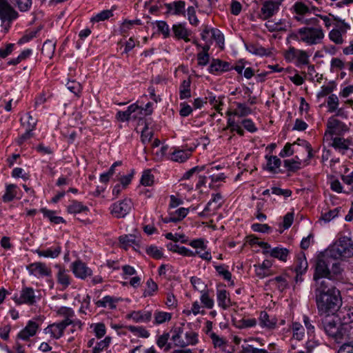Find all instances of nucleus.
Masks as SVG:
<instances>
[{
  "label": "nucleus",
  "mask_w": 353,
  "mask_h": 353,
  "mask_svg": "<svg viewBox=\"0 0 353 353\" xmlns=\"http://www.w3.org/2000/svg\"><path fill=\"white\" fill-rule=\"evenodd\" d=\"M315 301L320 315L330 316L342 305L340 291L330 281L318 282L314 289Z\"/></svg>",
  "instance_id": "obj_1"
},
{
  "label": "nucleus",
  "mask_w": 353,
  "mask_h": 353,
  "mask_svg": "<svg viewBox=\"0 0 353 353\" xmlns=\"http://www.w3.org/2000/svg\"><path fill=\"white\" fill-rule=\"evenodd\" d=\"M318 8L309 0L297 1L290 8L294 19L301 24L306 26L318 25V18L310 17L312 11Z\"/></svg>",
  "instance_id": "obj_2"
},
{
  "label": "nucleus",
  "mask_w": 353,
  "mask_h": 353,
  "mask_svg": "<svg viewBox=\"0 0 353 353\" xmlns=\"http://www.w3.org/2000/svg\"><path fill=\"white\" fill-rule=\"evenodd\" d=\"M323 327L325 333L333 338L338 343L348 337L350 326L346 323H342L336 317H326L323 320Z\"/></svg>",
  "instance_id": "obj_3"
},
{
  "label": "nucleus",
  "mask_w": 353,
  "mask_h": 353,
  "mask_svg": "<svg viewBox=\"0 0 353 353\" xmlns=\"http://www.w3.org/2000/svg\"><path fill=\"white\" fill-rule=\"evenodd\" d=\"M325 37L323 30L321 26H306L297 30L296 37L297 40L307 46L320 44Z\"/></svg>",
  "instance_id": "obj_4"
},
{
  "label": "nucleus",
  "mask_w": 353,
  "mask_h": 353,
  "mask_svg": "<svg viewBox=\"0 0 353 353\" xmlns=\"http://www.w3.org/2000/svg\"><path fill=\"white\" fill-rule=\"evenodd\" d=\"M328 254L333 259H345L353 256V239L343 236L328 248Z\"/></svg>",
  "instance_id": "obj_5"
},
{
  "label": "nucleus",
  "mask_w": 353,
  "mask_h": 353,
  "mask_svg": "<svg viewBox=\"0 0 353 353\" xmlns=\"http://www.w3.org/2000/svg\"><path fill=\"white\" fill-rule=\"evenodd\" d=\"M201 39L204 42H200V48L210 50L213 41H215L220 48L224 47V37L221 32L208 25H203L201 33Z\"/></svg>",
  "instance_id": "obj_6"
},
{
  "label": "nucleus",
  "mask_w": 353,
  "mask_h": 353,
  "mask_svg": "<svg viewBox=\"0 0 353 353\" xmlns=\"http://www.w3.org/2000/svg\"><path fill=\"white\" fill-rule=\"evenodd\" d=\"M284 57L288 62H294L297 67L307 65L310 63V55L305 50L290 48L284 53Z\"/></svg>",
  "instance_id": "obj_7"
},
{
  "label": "nucleus",
  "mask_w": 353,
  "mask_h": 353,
  "mask_svg": "<svg viewBox=\"0 0 353 353\" xmlns=\"http://www.w3.org/2000/svg\"><path fill=\"white\" fill-rule=\"evenodd\" d=\"M132 200L129 198H125L122 200L113 203L110 207V210L111 214L117 218H124L132 210Z\"/></svg>",
  "instance_id": "obj_8"
},
{
  "label": "nucleus",
  "mask_w": 353,
  "mask_h": 353,
  "mask_svg": "<svg viewBox=\"0 0 353 353\" xmlns=\"http://www.w3.org/2000/svg\"><path fill=\"white\" fill-rule=\"evenodd\" d=\"M39 298L35 294L34 290L31 287L24 286L20 291V294H15L13 300L17 305L26 304L28 305H34Z\"/></svg>",
  "instance_id": "obj_9"
},
{
  "label": "nucleus",
  "mask_w": 353,
  "mask_h": 353,
  "mask_svg": "<svg viewBox=\"0 0 353 353\" xmlns=\"http://www.w3.org/2000/svg\"><path fill=\"white\" fill-rule=\"evenodd\" d=\"M347 130V126L342 121L330 117L327 122V130L324 134V139L327 141L332 139L334 135H341Z\"/></svg>",
  "instance_id": "obj_10"
},
{
  "label": "nucleus",
  "mask_w": 353,
  "mask_h": 353,
  "mask_svg": "<svg viewBox=\"0 0 353 353\" xmlns=\"http://www.w3.org/2000/svg\"><path fill=\"white\" fill-rule=\"evenodd\" d=\"M313 18H318V26H319V20H322L325 28L329 29L331 26H334L336 28H339L344 32H346L350 29V26L345 22L344 20L341 19L339 17H334L332 14H317Z\"/></svg>",
  "instance_id": "obj_11"
},
{
  "label": "nucleus",
  "mask_w": 353,
  "mask_h": 353,
  "mask_svg": "<svg viewBox=\"0 0 353 353\" xmlns=\"http://www.w3.org/2000/svg\"><path fill=\"white\" fill-rule=\"evenodd\" d=\"M18 12L7 0H0V19L8 25L19 17Z\"/></svg>",
  "instance_id": "obj_12"
},
{
  "label": "nucleus",
  "mask_w": 353,
  "mask_h": 353,
  "mask_svg": "<svg viewBox=\"0 0 353 353\" xmlns=\"http://www.w3.org/2000/svg\"><path fill=\"white\" fill-rule=\"evenodd\" d=\"M313 278L315 281V285H317L318 282L328 281L325 279H332L328 264L323 259H317Z\"/></svg>",
  "instance_id": "obj_13"
},
{
  "label": "nucleus",
  "mask_w": 353,
  "mask_h": 353,
  "mask_svg": "<svg viewBox=\"0 0 353 353\" xmlns=\"http://www.w3.org/2000/svg\"><path fill=\"white\" fill-rule=\"evenodd\" d=\"M42 323L41 318H37L30 320L26 325L17 334V338L23 341H27L30 337L34 336Z\"/></svg>",
  "instance_id": "obj_14"
},
{
  "label": "nucleus",
  "mask_w": 353,
  "mask_h": 353,
  "mask_svg": "<svg viewBox=\"0 0 353 353\" xmlns=\"http://www.w3.org/2000/svg\"><path fill=\"white\" fill-rule=\"evenodd\" d=\"M70 269L74 276L81 280H85L92 275V270L81 260H76L70 265Z\"/></svg>",
  "instance_id": "obj_15"
},
{
  "label": "nucleus",
  "mask_w": 353,
  "mask_h": 353,
  "mask_svg": "<svg viewBox=\"0 0 353 353\" xmlns=\"http://www.w3.org/2000/svg\"><path fill=\"white\" fill-rule=\"evenodd\" d=\"M30 275H32L37 278L50 277L52 276V271L46 263L42 262H34L26 266Z\"/></svg>",
  "instance_id": "obj_16"
},
{
  "label": "nucleus",
  "mask_w": 353,
  "mask_h": 353,
  "mask_svg": "<svg viewBox=\"0 0 353 353\" xmlns=\"http://www.w3.org/2000/svg\"><path fill=\"white\" fill-rule=\"evenodd\" d=\"M280 7L277 3L272 1L265 0L261 3L259 17L261 20H268L279 12Z\"/></svg>",
  "instance_id": "obj_17"
},
{
  "label": "nucleus",
  "mask_w": 353,
  "mask_h": 353,
  "mask_svg": "<svg viewBox=\"0 0 353 353\" xmlns=\"http://www.w3.org/2000/svg\"><path fill=\"white\" fill-rule=\"evenodd\" d=\"M54 268L58 270L56 275L57 283L62 287V290H65L71 284L72 281L68 270L60 264H56Z\"/></svg>",
  "instance_id": "obj_18"
},
{
  "label": "nucleus",
  "mask_w": 353,
  "mask_h": 353,
  "mask_svg": "<svg viewBox=\"0 0 353 353\" xmlns=\"http://www.w3.org/2000/svg\"><path fill=\"white\" fill-rule=\"evenodd\" d=\"M278 320L275 316H270L266 312L263 311L259 317V325L267 330H273L277 327Z\"/></svg>",
  "instance_id": "obj_19"
},
{
  "label": "nucleus",
  "mask_w": 353,
  "mask_h": 353,
  "mask_svg": "<svg viewBox=\"0 0 353 353\" xmlns=\"http://www.w3.org/2000/svg\"><path fill=\"white\" fill-rule=\"evenodd\" d=\"M272 266V262L270 260H264L262 263L254 265L256 276L259 279H262L265 277L272 275L273 272L271 269Z\"/></svg>",
  "instance_id": "obj_20"
},
{
  "label": "nucleus",
  "mask_w": 353,
  "mask_h": 353,
  "mask_svg": "<svg viewBox=\"0 0 353 353\" xmlns=\"http://www.w3.org/2000/svg\"><path fill=\"white\" fill-rule=\"evenodd\" d=\"M232 66L230 63L221 61L219 59H212L208 68L211 74H218L230 70Z\"/></svg>",
  "instance_id": "obj_21"
},
{
  "label": "nucleus",
  "mask_w": 353,
  "mask_h": 353,
  "mask_svg": "<svg viewBox=\"0 0 353 353\" xmlns=\"http://www.w3.org/2000/svg\"><path fill=\"white\" fill-rule=\"evenodd\" d=\"M222 196L220 194H216L208 201L207 205L202 212H200V216H208L214 212L221 205Z\"/></svg>",
  "instance_id": "obj_22"
},
{
  "label": "nucleus",
  "mask_w": 353,
  "mask_h": 353,
  "mask_svg": "<svg viewBox=\"0 0 353 353\" xmlns=\"http://www.w3.org/2000/svg\"><path fill=\"white\" fill-rule=\"evenodd\" d=\"M152 314L150 311H132L126 315L128 319H132L135 323H148L150 321Z\"/></svg>",
  "instance_id": "obj_23"
},
{
  "label": "nucleus",
  "mask_w": 353,
  "mask_h": 353,
  "mask_svg": "<svg viewBox=\"0 0 353 353\" xmlns=\"http://www.w3.org/2000/svg\"><path fill=\"white\" fill-rule=\"evenodd\" d=\"M188 209L185 208H180L174 212H170L169 216L162 218V221L165 223L173 222L177 223L184 219L188 214Z\"/></svg>",
  "instance_id": "obj_24"
},
{
  "label": "nucleus",
  "mask_w": 353,
  "mask_h": 353,
  "mask_svg": "<svg viewBox=\"0 0 353 353\" xmlns=\"http://www.w3.org/2000/svg\"><path fill=\"white\" fill-rule=\"evenodd\" d=\"M64 329L59 322L53 323L49 325L43 330L46 334H50V337L54 339H59L63 336Z\"/></svg>",
  "instance_id": "obj_25"
},
{
  "label": "nucleus",
  "mask_w": 353,
  "mask_h": 353,
  "mask_svg": "<svg viewBox=\"0 0 353 353\" xmlns=\"http://www.w3.org/2000/svg\"><path fill=\"white\" fill-rule=\"evenodd\" d=\"M39 257L55 259L59 256L61 252V247L59 245H54L46 250L37 249L34 251Z\"/></svg>",
  "instance_id": "obj_26"
},
{
  "label": "nucleus",
  "mask_w": 353,
  "mask_h": 353,
  "mask_svg": "<svg viewBox=\"0 0 353 353\" xmlns=\"http://www.w3.org/2000/svg\"><path fill=\"white\" fill-rule=\"evenodd\" d=\"M172 30L174 37L176 39H183L185 41H190L189 36L190 35V32L185 28V24L181 23L174 24Z\"/></svg>",
  "instance_id": "obj_27"
},
{
  "label": "nucleus",
  "mask_w": 353,
  "mask_h": 353,
  "mask_svg": "<svg viewBox=\"0 0 353 353\" xmlns=\"http://www.w3.org/2000/svg\"><path fill=\"white\" fill-rule=\"evenodd\" d=\"M185 1H178L169 3H165L164 6L167 10V12L174 15H180L185 12Z\"/></svg>",
  "instance_id": "obj_28"
},
{
  "label": "nucleus",
  "mask_w": 353,
  "mask_h": 353,
  "mask_svg": "<svg viewBox=\"0 0 353 353\" xmlns=\"http://www.w3.org/2000/svg\"><path fill=\"white\" fill-rule=\"evenodd\" d=\"M19 187L16 184L6 183L5 185V193L2 196L3 203L12 201L17 195Z\"/></svg>",
  "instance_id": "obj_29"
},
{
  "label": "nucleus",
  "mask_w": 353,
  "mask_h": 353,
  "mask_svg": "<svg viewBox=\"0 0 353 353\" xmlns=\"http://www.w3.org/2000/svg\"><path fill=\"white\" fill-rule=\"evenodd\" d=\"M214 168H211V171L206 175L200 176V185H205L210 180L209 186L210 187L212 182L221 181L225 179L223 173H214Z\"/></svg>",
  "instance_id": "obj_30"
},
{
  "label": "nucleus",
  "mask_w": 353,
  "mask_h": 353,
  "mask_svg": "<svg viewBox=\"0 0 353 353\" xmlns=\"http://www.w3.org/2000/svg\"><path fill=\"white\" fill-rule=\"evenodd\" d=\"M192 150H185L173 148V151L170 152V159L172 161L182 163L186 161L191 154Z\"/></svg>",
  "instance_id": "obj_31"
},
{
  "label": "nucleus",
  "mask_w": 353,
  "mask_h": 353,
  "mask_svg": "<svg viewBox=\"0 0 353 353\" xmlns=\"http://www.w3.org/2000/svg\"><path fill=\"white\" fill-rule=\"evenodd\" d=\"M218 305L223 310L228 309L231 305L230 294L225 290H218L216 292Z\"/></svg>",
  "instance_id": "obj_32"
},
{
  "label": "nucleus",
  "mask_w": 353,
  "mask_h": 353,
  "mask_svg": "<svg viewBox=\"0 0 353 353\" xmlns=\"http://www.w3.org/2000/svg\"><path fill=\"white\" fill-rule=\"evenodd\" d=\"M342 212H343V210L341 207H336L332 210L322 212L319 221L325 223H329L336 217L341 216Z\"/></svg>",
  "instance_id": "obj_33"
},
{
  "label": "nucleus",
  "mask_w": 353,
  "mask_h": 353,
  "mask_svg": "<svg viewBox=\"0 0 353 353\" xmlns=\"http://www.w3.org/2000/svg\"><path fill=\"white\" fill-rule=\"evenodd\" d=\"M119 299L112 296H105L102 299L98 300L95 302V305L98 307H109L111 310L117 307V303L119 302Z\"/></svg>",
  "instance_id": "obj_34"
},
{
  "label": "nucleus",
  "mask_w": 353,
  "mask_h": 353,
  "mask_svg": "<svg viewBox=\"0 0 353 353\" xmlns=\"http://www.w3.org/2000/svg\"><path fill=\"white\" fill-rule=\"evenodd\" d=\"M245 48L250 53L256 56H269L271 54L270 50L262 47L259 44L248 43L245 44Z\"/></svg>",
  "instance_id": "obj_35"
},
{
  "label": "nucleus",
  "mask_w": 353,
  "mask_h": 353,
  "mask_svg": "<svg viewBox=\"0 0 353 353\" xmlns=\"http://www.w3.org/2000/svg\"><path fill=\"white\" fill-rule=\"evenodd\" d=\"M89 211L87 206L84 205L81 202L77 200H72L67 206V212L70 214L85 213Z\"/></svg>",
  "instance_id": "obj_36"
},
{
  "label": "nucleus",
  "mask_w": 353,
  "mask_h": 353,
  "mask_svg": "<svg viewBox=\"0 0 353 353\" xmlns=\"http://www.w3.org/2000/svg\"><path fill=\"white\" fill-rule=\"evenodd\" d=\"M268 282L270 285H275L280 292H283L289 287V283L287 280V275L276 276L270 279Z\"/></svg>",
  "instance_id": "obj_37"
},
{
  "label": "nucleus",
  "mask_w": 353,
  "mask_h": 353,
  "mask_svg": "<svg viewBox=\"0 0 353 353\" xmlns=\"http://www.w3.org/2000/svg\"><path fill=\"white\" fill-rule=\"evenodd\" d=\"M265 253L270 254V255L274 258L278 259L282 261H286L287 257L289 254L288 249L281 247H276L270 250L265 251Z\"/></svg>",
  "instance_id": "obj_38"
},
{
  "label": "nucleus",
  "mask_w": 353,
  "mask_h": 353,
  "mask_svg": "<svg viewBox=\"0 0 353 353\" xmlns=\"http://www.w3.org/2000/svg\"><path fill=\"white\" fill-rule=\"evenodd\" d=\"M308 264L304 255L297 257L295 262V271L296 272V278L305 274L307 270Z\"/></svg>",
  "instance_id": "obj_39"
},
{
  "label": "nucleus",
  "mask_w": 353,
  "mask_h": 353,
  "mask_svg": "<svg viewBox=\"0 0 353 353\" xmlns=\"http://www.w3.org/2000/svg\"><path fill=\"white\" fill-rule=\"evenodd\" d=\"M339 97L334 94H330L327 99V111L331 113L336 112L337 111L336 114L339 115V112L341 110L339 108Z\"/></svg>",
  "instance_id": "obj_40"
},
{
  "label": "nucleus",
  "mask_w": 353,
  "mask_h": 353,
  "mask_svg": "<svg viewBox=\"0 0 353 353\" xmlns=\"http://www.w3.org/2000/svg\"><path fill=\"white\" fill-rule=\"evenodd\" d=\"M41 212L43 213V216L49 219V221L54 224H59L65 223V220L63 217L56 215V212L54 210H48L46 208H43L40 210Z\"/></svg>",
  "instance_id": "obj_41"
},
{
  "label": "nucleus",
  "mask_w": 353,
  "mask_h": 353,
  "mask_svg": "<svg viewBox=\"0 0 353 353\" xmlns=\"http://www.w3.org/2000/svg\"><path fill=\"white\" fill-rule=\"evenodd\" d=\"M172 316V313L156 310L154 313V325H160L171 320Z\"/></svg>",
  "instance_id": "obj_42"
},
{
  "label": "nucleus",
  "mask_w": 353,
  "mask_h": 353,
  "mask_svg": "<svg viewBox=\"0 0 353 353\" xmlns=\"http://www.w3.org/2000/svg\"><path fill=\"white\" fill-rule=\"evenodd\" d=\"M172 340L176 346L185 347V339L183 338V331L181 327H176L172 330Z\"/></svg>",
  "instance_id": "obj_43"
},
{
  "label": "nucleus",
  "mask_w": 353,
  "mask_h": 353,
  "mask_svg": "<svg viewBox=\"0 0 353 353\" xmlns=\"http://www.w3.org/2000/svg\"><path fill=\"white\" fill-rule=\"evenodd\" d=\"M234 103L236 105V108L232 113V114L239 117H243L252 113L250 108H249L245 103L240 102H234Z\"/></svg>",
  "instance_id": "obj_44"
},
{
  "label": "nucleus",
  "mask_w": 353,
  "mask_h": 353,
  "mask_svg": "<svg viewBox=\"0 0 353 353\" xmlns=\"http://www.w3.org/2000/svg\"><path fill=\"white\" fill-rule=\"evenodd\" d=\"M21 123L26 130L34 131L36 128L37 120L33 118L30 113L28 112L21 118Z\"/></svg>",
  "instance_id": "obj_45"
},
{
  "label": "nucleus",
  "mask_w": 353,
  "mask_h": 353,
  "mask_svg": "<svg viewBox=\"0 0 353 353\" xmlns=\"http://www.w3.org/2000/svg\"><path fill=\"white\" fill-rule=\"evenodd\" d=\"M56 43L52 40H46L43 45L41 53L47 58L51 59L55 51Z\"/></svg>",
  "instance_id": "obj_46"
},
{
  "label": "nucleus",
  "mask_w": 353,
  "mask_h": 353,
  "mask_svg": "<svg viewBox=\"0 0 353 353\" xmlns=\"http://www.w3.org/2000/svg\"><path fill=\"white\" fill-rule=\"evenodd\" d=\"M292 336L297 341H301L305 336V330L303 325L299 322H293L291 325Z\"/></svg>",
  "instance_id": "obj_47"
},
{
  "label": "nucleus",
  "mask_w": 353,
  "mask_h": 353,
  "mask_svg": "<svg viewBox=\"0 0 353 353\" xmlns=\"http://www.w3.org/2000/svg\"><path fill=\"white\" fill-rule=\"evenodd\" d=\"M126 329L138 337L147 339L150 335V332L143 326L128 325Z\"/></svg>",
  "instance_id": "obj_48"
},
{
  "label": "nucleus",
  "mask_w": 353,
  "mask_h": 353,
  "mask_svg": "<svg viewBox=\"0 0 353 353\" xmlns=\"http://www.w3.org/2000/svg\"><path fill=\"white\" fill-rule=\"evenodd\" d=\"M332 142L331 145L336 150L345 151L349 148L350 141L341 137H334L330 139Z\"/></svg>",
  "instance_id": "obj_49"
},
{
  "label": "nucleus",
  "mask_w": 353,
  "mask_h": 353,
  "mask_svg": "<svg viewBox=\"0 0 353 353\" xmlns=\"http://www.w3.org/2000/svg\"><path fill=\"white\" fill-rule=\"evenodd\" d=\"M10 1L22 12H28L32 5V0H10Z\"/></svg>",
  "instance_id": "obj_50"
},
{
  "label": "nucleus",
  "mask_w": 353,
  "mask_h": 353,
  "mask_svg": "<svg viewBox=\"0 0 353 353\" xmlns=\"http://www.w3.org/2000/svg\"><path fill=\"white\" fill-rule=\"evenodd\" d=\"M267 159V170L271 172H276L281 164L280 159L276 156L265 157Z\"/></svg>",
  "instance_id": "obj_51"
},
{
  "label": "nucleus",
  "mask_w": 353,
  "mask_h": 353,
  "mask_svg": "<svg viewBox=\"0 0 353 353\" xmlns=\"http://www.w3.org/2000/svg\"><path fill=\"white\" fill-rule=\"evenodd\" d=\"M202 294L201 296V301L202 303L207 308L211 309L214 306V294L212 291L209 290H203Z\"/></svg>",
  "instance_id": "obj_52"
},
{
  "label": "nucleus",
  "mask_w": 353,
  "mask_h": 353,
  "mask_svg": "<svg viewBox=\"0 0 353 353\" xmlns=\"http://www.w3.org/2000/svg\"><path fill=\"white\" fill-rule=\"evenodd\" d=\"M183 314L185 317V321H192L193 317L196 316L199 314V303L197 301H194L192 306L189 308L187 307L183 311Z\"/></svg>",
  "instance_id": "obj_53"
},
{
  "label": "nucleus",
  "mask_w": 353,
  "mask_h": 353,
  "mask_svg": "<svg viewBox=\"0 0 353 353\" xmlns=\"http://www.w3.org/2000/svg\"><path fill=\"white\" fill-rule=\"evenodd\" d=\"M111 343V337L106 336L103 340L97 341L95 345L93 347L92 353H101L105 349L109 347Z\"/></svg>",
  "instance_id": "obj_54"
},
{
  "label": "nucleus",
  "mask_w": 353,
  "mask_h": 353,
  "mask_svg": "<svg viewBox=\"0 0 353 353\" xmlns=\"http://www.w3.org/2000/svg\"><path fill=\"white\" fill-rule=\"evenodd\" d=\"M342 32H345L339 28L332 29L329 33V38L336 44H342L343 43Z\"/></svg>",
  "instance_id": "obj_55"
},
{
  "label": "nucleus",
  "mask_w": 353,
  "mask_h": 353,
  "mask_svg": "<svg viewBox=\"0 0 353 353\" xmlns=\"http://www.w3.org/2000/svg\"><path fill=\"white\" fill-rule=\"evenodd\" d=\"M190 79L189 78L184 79L180 85V98L181 99H187L190 97Z\"/></svg>",
  "instance_id": "obj_56"
},
{
  "label": "nucleus",
  "mask_w": 353,
  "mask_h": 353,
  "mask_svg": "<svg viewBox=\"0 0 353 353\" xmlns=\"http://www.w3.org/2000/svg\"><path fill=\"white\" fill-rule=\"evenodd\" d=\"M141 183L144 186H151L154 182V176L150 170H145L143 172Z\"/></svg>",
  "instance_id": "obj_57"
},
{
  "label": "nucleus",
  "mask_w": 353,
  "mask_h": 353,
  "mask_svg": "<svg viewBox=\"0 0 353 353\" xmlns=\"http://www.w3.org/2000/svg\"><path fill=\"white\" fill-rule=\"evenodd\" d=\"M113 16L112 11L110 10H104L101 12L97 13L96 15L93 16L90 21L92 22H99L103 21L105 20L108 19L111 17Z\"/></svg>",
  "instance_id": "obj_58"
},
{
  "label": "nucleus",
  "mask_w": 353,
  "mask_h": 353,
  "mask_svg": "<svg viewBox=\"0 0 353 353\" xmlns=\"http://www.w3.org/2000/svg\"><path fill=\"white\" fill-rule=\"evenodd\" d=\"M119 241L122 247L126 250L128 247L135 243L136 239L135 236L132 234H125L119 236Z\"/></svg>",
  "instance_id": "obj_59"
},
{
  "label": "nucleus",
  "mask_w": 353,
  "mask_h": 353,
  "mask_svg": "<svg viewBox=\"0 0 353 353\" xmlns=\"http://www.w3.org/2000/svg\"><path fill=\"white\" fill-rule=\"evenodd\" d=\"M130 119H137L140 118V114L136 113V111L143 112L142 107L138 105L136 103L129 105L125 110Z\"/></svg>",
  "instance_id": "obj_60"
},
{
  "label": "nucleus",
  "mask_w": 353,
  "mask_h": 353,
  "mask_svg": "<svg viewBox=\"0 0 353 353\" xmlns=\"http://www.w3.org/2000/svg\"><path fill=\"white\" fill-rule=\"evenodd\" d=\"M345 68V62L340 58H332L330 61V70L332 72H337Z\"/></svg>",
  "instance_id": "obj_61"
},
{
  "label": "nucleus",
  "mask_w": 353,
  "mask_h": 353,
  "mask_svg": "<svg viewBox=\"0 0 353 353\" xmlns=\"http://www.w3.org/2000/svg\"><path fill=\"white\" fill-rule=\"evenodd\" d=\"M170 338L169 333H163L162 335L159 336L157 340V345L160 347H165V350H168L171 348L170 344L168 343V339Z\"/></svg>",
  "instance_id": "obj_62"
},
{
  "label": "nucleus",
  "mask_w": 353,
  "mask_h": 353,
  "mask_svg": "<svg viewBox=\"0 0 353 353\" xmlns=\"http://www.w3.org/2000/svg\"><path fill=\"white\" fill-rule=\"evenodd\" d=\"M203 103L209 102L218 112L221 110V106L223 105L220 98L216 99L212 93H208V96L205 98Z\"/></svg>",
  "instance_id": "obj_63"
},
{
  "label": "nucleus",
  "mask_w": 353,
  "mask_h": 353,
  "mask_svg": "<svg viewBox=\"0 0 353 353\" xmlns=\"http://www.w3.org/2000/svg\"><path fill=\"white\" fill-rule=\"evenodd\" d=\"M97 338L101 339L105 335L106 328L103 323H94L91 325Z\"/></svg>",
  "instance_id": "obj_64"
}]
</instances>
